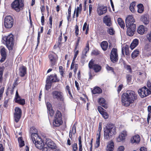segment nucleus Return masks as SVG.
Returning <instances> with one entry per match:
<instances>
[{
	"label": "nucleus",
	"instance_id": "nucleus-43",
	"mask_svg": "<svg viewBox=\"0 0 151 151\" xmlns=\"http://www.w3.org/2000/svg\"><path fill=\"white\" fill-rule=\"evenodd\" d=\"M54 117L62 119V115L61 112L57 110L56 111Z\"/></svg>",
	"mask_w": 151,
	"mask_h": 151
},
{
	"label": "nucleus",
	"instance_id": "nucleus-40",
	"mask_svg": "<svg viewBox=\"0 0 151 151\" xmlns=\"http://www.w3.org/2000/svg\"><path fill=\"white\" fill-rule=\"evenodd\" d=\"M139 53V51L138 49L134 50L131 54V57L132 59L137 57Z\"/></svg>",
	"mask_w": 151,
	"mask_h": 151
},
{
	"label": "nucleus",
	"instance_id": "nucleus-10",
	"mask_svg": "<svg viewBox=\"0 0 151 151\" xmlns=\"http://www.w3.org/2000/svg\"><path fill=\"white\" fill-rule=\"evenodd\" d=\"M142 55L145 57H148L151 55V44H146L142 49Z\"/></svg>",
	"mask_w": 151,
	"mask_h": 151
},
{
	"label": "nucleus",
	"instance_id": "nucleus-50",
	"mask_svg": "<svg viewBox=\"0 0 151 151\" xmlns=\"http://www.w3.org/2000/svg\"><path fill=\"white\" fill-rule=\"evenodd\" d=\"M15 86H13L12 87L11 86L8 87L7 88V91L6 92V94L7 95L8 92L9 91L10 92L11 94H12L14 92V88Z\"/></svg>",
	"mask_w": 151,
	"mask_h": 151
},
{
	"label": "nucleus",
	"instance_id": "nucleus-28",
	"mask_svg": "<svg viewBox=\"0 0 151 151\" xmlns=\"http://www.w3.org/2000/svg\"><path fill=\"white\" fill-rule=\"evenodd\" d=\"M139 40L137 39H134L131 43L130 47L131 50H133L138 45Z\"/></svg>",
	"mask_w": 151,
	"mask_h": 151
},
{
	"label": "nucleus",
	"instance_id": "nucleus-12",
	"mask_svg": "<svg viewBox=\"0 0 151 151\" xmlns=\"http://www.w3.org/2000/svg\"><path fill=\"white\" fill-rule=\"evenodd\" d=\"M110 59L113 63L117 62L118 60V55L116 48H113L112 49L110 54Z\"/></svg>",
	"mask_w": 151,
	"mask_h": 151
},
{
	"label": "nucleus",
	"instance_id": "nucleus-30",
	"mask_svg": "<svg viewBox=\"0 0 151 151\" xmlns=\"http://www.w3.org/2000/svg\"><path fill=\"white\" fill-rule=\"evenodd\" d=\"M114 144L113 141H111L107 145L106 150L107 151H112L114 150Z\"/></svg>",
	"mask_w": 151,
	"mask_h": 151
},
{
	"label": "nucleus",
	"instance_id": "nucleus-21",
	"mask_svg": "<svg viewBox=\"0 0 151 151\" xmlns=\"http://www.w3.org/2000/svg\"><path fill=\"white\" fill-rule=\"evenodd\" d=\"M103 22L107 26L109 27L112 25L111 19L109 15H106L104 17Z\"/></svg>",
	"mask_w": 151,
	"mask_h": 151
},
{
	"label": "nucleus",
	"instance_id": "nucleus-44",
	"mask_svg": "<svg viewBox=\"0 0 151 151\" xmlns=\"http://www.w3.org/2000/svg\"><path fill=\"white\" fill-rule=\"evenodd\" d=\"M126 78H127V83L128 84H132V76L130 74H127L126 76Z\"/></svg>",
	"mask_w": 151,
	"mask_h": 151
},
{
	"label": "nucleus",
	"instance_id": "nucleus-19",
	"mask_svg": "<svg viewBox=\"0 0 151 151\" xmlns=\"http://www.w3.org/2000/svg\"><path fill=\"white\" fill-rule=\"evenodd\" d=\"M99 112L102 116L105 119H107L109 117L108 113L105 112L106 111L101 106H98L97 108Z\"/></svg>",
	"mask_w": 151,
	"mask_h": 151
},
{
	"label": "nucleus",
	"instance_id": "nucleus-53",
	"mask_svg": "<svg viewBox=\"0 0 151 151\" xmlns=\"http://www.w3.org/2000/svg\"><path fill=\"white\" fill-rule=\"evenodd\" d=\"M3 70L2 68L0 67V84H1L3 80L2 76L3 75Z\"/></svg>",
	"mask_w": 151,
	"mask_h": 151
},
{
	"label": "nucleus",
	"instance_id": "nucleus-47",
	"mask_svg": "<svg viewBox=\"0 0 151 151\" xmlns=\"http://www.w3.org/2000/svg\"><path fill=\"white\" fill-rule=\"evenodd\" d=\"M89 43L88 41L86 45L82 51L83 53H87L89 51Z\"/></svg>",
	"mask_w": 151,
	"mask_h": 151
},
{
	"label": "nucleus",
	"instance_id": "nucleus-37",
	"mask_svg": "<svg viewBox=\"0 0 151 151\" xmlns=\"http://www.w3.org/2000/svg\"><path fill=\"white\" fill-rule=\"evenodd\" d=\"M59 71L61 76V78H62L64 76L65 74V69L62 66H60L59 67Z\"/></svg>",
	"mask_w": 151,
	"mask_h": 151
},
{
	"label": "nucleus",
	"instance_id": "nucleus-62",
	"mask_svg": "<svg viewBox=\"0 0 151 151\" xmlns=\"http://www.w3.org/2000/svg\"><path fill=\"white\" fill-rule=\"evenodd\" d=\"M126 68L127 70L129 71V72L130 73H132V68L130 65H128L126 66Z\"/></svg>",
	"mask_w": 151,
	"mask_h": 151
},
{
	"label": "nucleus",
	"instance_id": "nucleus-46",
	"mask_svg": "<svg viewBox=\"0 0 151 151\" xmlns=\"http://www.w3.org/2000/svg\"><path fill=\"white\" fill-rule=\"evenodd\" d=\"M18 141L20 147H21L24 145V141L23 140L22 138V137H19L18 138Z\"/></svg>",
	"mask_w": 151,
	"mask_h": 151
},
{
	"label": "nucleus",
	"instance_id": "nucleus-54",
	"mask_svg": "<svg viewBox=\"0 0 151 151\" xmlns=\"http://www.w3.org/2000/svg\"><path fill=\"white\" fill-rule=\"evenodd\" d=\"M47 113L51 116H52L54 113V111L53 108L47 110Z\"/></svg>",
	"mask_w": 151,
	"mask_h": 151
},
{
	"label": "nucleus",
	"instance_id": "nucleus-55",
	"mask_svg": "<svg viewBox=\"0 0 151 151\" xmlns=\"http://www.w3.org/2000/svg\"><path fill=\"white\" fill-rule=\"evenodd\" d=\"M99 33L100 35H105L106 32L103 28H100L98 30Z\"/></svg>",
	"mask_w": 151,
	"mask_h": 151
},
{
	"label": "nucleus",
	"instance_id": "nucleus-9",
	"mask_svg": "<svg viewBox=\"0 0 151 151\" xmlns=\"http://www.w3.org/2000/svg\"><path fill=\"white\" fill-rule=\"evenodd\" d=\"M88 67L90 69H93L95 73L99 72L101 70V66L98 64H95L94 61L91 60L88 63Z\"/></svg>",
	"mask_w": 151,
	"mask_h": 151
},
{
	"label": "nucleus",
	"instance_id": "nucleus-51",
	"mask_svg": "<svg viewBox=\"0 0 151 151\" xmlns=\"http://www.w3.org/2000/svg\"><path fill=\"white\" fill-rule=\"evenodd\" d=\"M15 112L14 114L22 115V111L21 109L18 107H16L15 108Z\"/></svg>",
	"mask_w": 151,
	"mask_h": 151
},
{
	"label": "nucleus",
	"instance_id": "nucleus-22",
	"mask_svg": "<svg viewBox=\"0 0 151 151\" xmlns=\"http://www.w3.org/2000/svg\"><path fill=\"white\" fill-rule=\"evenodd\" d=\"M127 135V132L125 130L122 131L119 134L118 137L116 138V141L118 142H120L125 140V137Z\"/></svg>",
	"mask_w": 151,
	"mask_h": 151
},
{
	"label": "nucleus",
	"instance_id": "nucleus-25",
	"mask_svg": "<svg viewBox=\"0 0 151 151\" xmlns=\"http://www.w3.org/2000/svg\"><path fill=\"white\" fill-rule=\"evenodd\" d=\"M63 123L62 119L54 117L53 124L54 127H58L61 125Z\"/></svg>",
	"mask_w": 151,
	"mask_h": 151
},
{
	"label": "nucleus",
	"instance_id": "nucleus-56",
	"mask_svg": "<svg viewBox=\"0 0 151 151\" xmlns=\"http://www.w3.org/2000/svg\"><path fill=\"white\" fill-rule=\"evenodd\" d=\"M66 89L70 97L73 98V96L71 92L70 88V87H69V86H67L66 87Z\"/></svg>",
	"mask_w": 151,
	"mask_h": 151
},
{
	"label": "nucleus",
	"instance_id": "nucleus-11",
	"mask_svg": "<svg viewBox=\"0 0 151 151\" xmlns=\"http://www.w3.org/2000/svg\"><path fill=\"white\" fill-rule=\"evenodd\" d=\"M52 95L54 99H57L61 101H64L63 93L60 91H54L52 93Z\"/></svg>",
	"mask_w": 151,
	"mask_h": 151
},
{
	"label": "nucleus",
	"instance_id": "nucleus-24",
	"mask_svg": "<svg viewBox=\"0 0 151 151\" xmlns=\"http://www.w3.org/2000/svg\"><path fill=\"white\" fill-rule=\"evenodd\" d=\"M140 141V137L139 135L138 134H136L132 136L130 142L132 144L133 143H139Z\"/></svg>",
	"mask_w": 151,
	"mask_h": 151
},
{
	"label": "nucleus",
	"instance_id": "nucleus-45",
	"mask_svg": "<svg viewBox=\"0 0 151 151\" xmlns=\"http://www.w3.org/2000/svg\"><path fill=\"white\" fill-rule=\"evenodd\" d=\"M81 11H80V9H79L78 7H77L76 9H75L74 13V14H76V20L79 16V14H81Z\"/></svg>",
	"mask_w": 151,
	"mask_h": 151
},
{
	"label": "nucleus",
	"instance_id": "nucleus-52",
	"mask_svg": "<svg viewBox=\"0 0 151 151\" xmlns=\"http://www.w3.org/2000/svg\"><path fill=\"white\" fill-rule=\"evenodd\" d=\"M107 31L108 33L111 35H113L115 33V31L113 27H112L108 28Z\"/></svg>",
	"mask_w": 151,
	"mask_h": 151
},
{
	"label": "nucleus",
	"instance_id": "nucleus-36",
	"mask_svg": "<svg viewBox=\"0 0 151 151\" xmlns=\"http://www.w3.org/2000/svg\"><path fill=\"white\" fill-rule=\"evenodd\" d=\"M102 91L101 89L98 87H96L92 91V93L93 94L100 93H101Z\"/></svg>",
	"mask_w": 151,
	"mask_h": 151
},
{
	"label": "nucleus",
	"instance_id": "nucleus-4",
	"mask_svg": "<svg viewBox=\"0 0 151 151\" xmlns=\"http://www.w3.org/2000/svg\"><path fill=\"white\" fill-rule=\"evenodd\" d=\"M3 38L5 41L6 45L9 50H12L14 43V39L13 35H9Z\"/></svg>",
	"mask_w": 151,
	"mask_h": 151
},
{
	"label": "nucleus",
	"instance_id": "nucleus-34",
	"mask_svg": "<svg viewBox=\"0 0 151 151\" xmlns=\"http://www.w3.org/2000/svg\"><path fill=\"white\" fill-rule=\"evenodd\" d=\"M117 22L119 25L122 28L124 29L125 27L124 21L121 18H118L117 19Z\"/></svg>",
	"mask_w": 151,
	"mask_h": 151
},
{
	"label": "nucleus",
	"instance_id": "nucleus-26",
	"mask_svg": "<svg viewBox=\"0 0 151 151\" xmlns=\"http://www.w3.org/2000/svg\"><path fill=\"white\" fill-rule=\"evenodd\" d=\"M27 68L24 66H22L19 69V75L21 77H24L26 73Z\"/></svg>",
	"mask_w": 151,
	"mask_h": 151
},
{
	"label": "nucleus",
	"instance_id": "nucleus-35",
	"mask_svg": "<svg viewBox=\"0 0 151 151\" xmlns=\"http://www.w3.org/2000/svg\"><path fill=\"white\" fill-rule=\"evenodd\" d=\"M124 50L125 53L126 55L128 56L130 55L129 47L128 45H126L124 47H123V48H122V53L123 55H124Z\"/></svg>",
	"mask_w": 151,
	"mask_h": 151
},
{
	"label": "nucleus",
	"instance_id": "nucleus-7",
	"mask_svg": "<svg viewBox=\"0 0 151 151\" xmlns=\"http://www.w3.org/2000/svg\"><path fill=\"white\" fill-rule=\"evenodd\" d=\"M14 24V19L11 16H6L4 19V25L7 29L12 27Z\"/></svg>",
	"mask_w": 151,
	"mask_h": 151
},
{
	"label": "nucleus",
	"instance_id": "nucleus-13",
	"mask_svg": "<svg viewBox=\"0 0 151 151\" xmlns=\"http://www.w3.org/2000/svg\"><path fill=\"white\" fill-rule=\"evenodd\" d=\"M127 35L130 37L132 36L136 31V24H133L132 26L127 27Z\"/></svg>",
	"mask_w": 151,
	"mask_h": 151
},
{
	"label": "nucleus",
	"instance_id": "nucleus-27",
	"mask_svg": "<svg viewBox=\"0 0 151 151\" xmlns=\"http://www.w3.org/2000/svg\"><path fill=\"white\" fill-rule=\"evenodd\" d=\"M137 31L138 34L142 35L145 33L147 28L143 25H140L138 27Z\"/></svg>",
	"mask_w": 151,
	"mask_h": 151
},
{
	"label": "nucleus",
	"instance_id": "nucleus-60",
	"mask_svg": "<svg viewBox=\"0 0 151 151\" xmlns=\"http://www.w3.org/2000/svg\"><path fill=\"white\" fill-rule=\"evenodd\" d=\"M46 106H47V110L52 108V104L49 102H48L47 103Z\"/></svg>",
	"mask_w": 151,
	"mask_h": 151
},
{
	"label": "nucleus",
	"instance_id": "nucleus-32",
	"mask_svg": "<svg viewBox=\"0 0 151 151\" xmlns=\"http://www.w3.org/2000/svg\"><path fill=\"white\" fill-rule=\"evenodd\" d=\"M137 12L138 13L141 14L142 13L144 9V7L142 4H139L137 5Z\"/></svg>",
	"mask_w": 151,
	"mask_h": 151
},
{
	"label": "nucleus",
	"instance_id": "nucleus-1",
	"mask_svg": "<svg viewBox=\"0 0 151 151\" xmlns=\"http://www.w3.org/2000/svg\"><path fill=\"white\" fill-rule=\"evenodd\" d=\"M138 96L134 91L128 90L122 95L121 101L123 105L127 107L137 99Z\"/></svg>",
	"mask_w": 151,
	"mask_h": 151
},
{
	"label": "nucleus",
	"instance_id": "nucleus-6",
	"mask_svg": "<svg viewBox=\"0 0 151 151\" xmlns=\"http://www.w3.org/2000/svg\"><path fill=\"white\" fill-rule=\"evenodd\" d=\"M48 58L51 67H53L57 64L58 57V55L54 52L52 51L49 52Z\"/></svg>",
	"mask_w": 151,
	"mask_h": 151
},
{
	"label": "nucleus",
	"instance_id": "nucleus-64",
	"mask_svg": "<svg viewBox=\"0 0 151 151\" xmlns=\"http://www.w3.org/2000/svg\"><path fill=\"white\" fill-rule=\"evenodd\" d=\"M124 147L123 146H119L117 149V151H124Z\"/></svg>",
	"mask_w": 151,
	"mask_h": 151
},
{
	"label": "nucleus",
	"instance_id": "nucleus-14",
	"mask_svg": "<svg viewBox=\"0 0 151 151\" xmlns=\"http://www.w3.org/2000/svg\"><path fill=\"white\" fill-rule=\"evenodd\" d=\"M125 22L127 27L132 26L133 24H134L135 20L132 15L128 16L126 19Z\"/></svg>",
	"mask_w": 151,
	"mask_h": 151
},
{
	"label": "nucleus",
	"instance_id": "nucleus-57",
	"mask_svg": "<svg viewBox=\"0 0 151 151\" xmlns=\"http://www.w3.org/2000/svg\"><path fill=\"white\" fill-rule=\"evenodd\" d=\"M75 35L76 37H78V33L79 32V30L78 29V26L76 24L75 26Z\"/></svg>",
	"mask_w": 151,
	"mask_h": 151
},
{
	"label": "nucleus",
	"instance_id": "nucleus-39",
	"mask_svg": "<svg viewBox=\"0 0 151 151\" xmlns=\"http://www.w3.org/2000/svg\"><path fill=\"white\" fill-rule=\"evenodd\" d=\"M97 135L98 136V137L97 138H96L95 147L96 148H98L100 146V142L101 137V133H98L97 134Z\"/></svg>",
	"mask_w": 151,
	"mask_h": 151
},
{
	"label": "nucleus",
	"instance_id": "nucleus-63",
	"mask_svg": "<svg viewBox=\"0 0 151 151\" xmlns=\"http://www.w3.org/2000/svg\"><path fill=\"white\" fill-rule=\"evenodd\" d=\"M20 83L19 79L18 78H17L15 80L13 85H17Z\"/></svg>",
	"mask_w": 151,
	"mask_h": 151
},
{
	"label": "nucleus",
	"instance_id": "nucleus-20",
	"mask_svg": "<svg viewBox=\"0 0 151 151\" xmlns=\"http://www.w3.org/2000/svg\"><path fill=\"white\" fill-rule=\"evenodd\" d=\"M98 102L99 105L105 109H106L108 108V104L104 98L102 97L99 98L98 100Z\"/></svg>",
	"mask_w": 151,
	"mask_h": 151
},
{
	"label": "nucleus",
	"instance_id": "nucleus-5",
	"mask_svg": "<svg viewBox=\"0 0 151 151\" xmlns=\"http://www.w3.org/2000/svg\"><path fill=\"white\" fill-rule=\"evenodd\" d=\"M60 79L56 73L51 74L47 76L46 80V85H52L54 83L58 82Z\"/></svg>",
	"mask_w": 151,
	"mask_h": 151
},
{
	"label": "nucleus",
	"instance_id": "nucleus-8",
	"mask_svg": "<svg viewBox=\"0 0 151 151\" xmlns=\"http://www.w3.org/2000/svg\"><path fill=\"white\" fill-rule=\"evenodd\" d=\"M138 92L139 96L142 98H143L151 94V91L144 86L139 89Z\"/></svg>",
	"mask_w": 151,
	"mask_h": 151
},
{
	"label": "nucleus",
	"instance_id": "nucleus-31",
	"mask_svg": "<svg viewBox=\"0 0 151 151\" xmlns=\"http://www.w3.org/2000/svg\"><path fill=\"white\" fill-rule=\"evenodd\" d=\"M31 137L33 143L36 141L38 140V139H41L40 137L38 136L37 133L31 134Z\"/></svg>",
	"mask_w": 151,
	"mask_h": 151
},
{
	"label": "nucleus",
	"instance_id": "nucleus-16",
	"mask_svg": "<svg viewBox=\"0 0 151 151\" xmlns=\"http://www.w3.org/2000/svg\"><path fill=\"white\" fill-rule=\"evenodd\" d=\"M45 143L48 147L51 150H55L57 147L55 143L50 139H47Z\"/></svg>",
	"mask_w": 151,
	"mask_h": 151
},
{
	"label": "nucleus",
	"instance_id": "nucleus-33",
	"mask_svg": "<svg viewBox=\"0 0 151 151\" xmlns=\"http://www.w3.org/2000/svg\"><path fill=\"white\" fill-rule=\"evenodd\" d=\"M136 6V2L133 1L130 4L129 7L130 10L132 13H135L136 12L135 7Z\"/></svg>",
	"mask_w": 151,
	"mask_h": 151
},
{
	"label": "nucleus",
	"instance_id": "nucleus-3",
	"mask_svg": "<svg viewBox=\"0 0 151 151\" xmlns=\"http://www.w3.org/2000/svg\"><path fill=\"white\" fill-rule=\"evenodd\" d=\"M24 6V0H14L11 4L12 9L17 12H19L23 9Z\"/></svg>",
	"mask_w": 151,
	"mask_h": 151
},
{
	"label": "nucleus",
	"instance_id": "nucleus-38",
	"mask_svg": "<svg viewBox=\"0 0 151 151\" xmlns=\"http://www.w3.org/2000/svg\"><path fill=\"white\" fill-rule=\"evenodd\" d=\"M71 6H70L68 7V15L67 16V18L68 22H70L71 20Z\"/></svg>",
	"mask_w": 151,
	"mask_h": 151
},
{
	"label": "nucleus",
	"instance_id": "nucleus-2",
	"mask_svg": "<svg viewBox=\"0 0 151 151\" xmlns=\"http://www.w3.org/2000/svg\"><path fill=\"white\" fill-rule=\"evenodd\" d=\"M116 127L113 124H107L104 131V139L109 140L113 134H116Z\"/></svg>",
	"mask_w": 151,
	"mask_h": 151
},
{
	"label": "nucleus",
	"instance_id": "nucleus-23",
	"mask_svg": "<svg viewBox=\"0 0 151 151\" xmlns=\"http://www.w3.org/2000/svg\"><path fill=\"white\" fill-rule=\"evenodd\" d=\"M38 140L34 143L36 147L39 149H41L44 146V143L42 139H38Z\"/></svg>",
	"mask_w": 151,
	"mask_h": 151
},
{
	"label": "nucleus",
	"instance_id": "nucleus-48",
	"mask_svg": "<svg viewBox=\"0 0 151 151\" xmlns=\"http://www.w3.org/2000/svg\"><path fill=\"white\" fill-rule=\"evenodd\" d=\"M38 131L35 127H30L29 130V132L31 134H32L36 133H37Z\"/></svg>",
	"mask_w": 151,
	"mask_h": 151
},
{
	"label": "nucleus",
	"instance_id": "nucleus-42",
	"mask_svg": "<svg viewBox=\"0 0 151 151\" xmlns=\"http://www.w3.org/2000/svg\"><path fill=\"white\" fill-rule=\"evenodd\" d=\"M62 32H61L60 33V35L58 38V42L57 43L58 47L60 48L61 46L62 40Z\"/></svg>",
	"mask_w": 151,
	"mask_h": 151
},
{
	"label": "nucleus",
	"instance_id": "nucleus-17",
	"mask_svg": "<svg viewBox=\"0 0 151 151\" xmlns=\"http://www.w3.org/2000/svg\"><path fill=\"white\" fill-rule=\"evenodd\" d=\"M0 52L1 56V58L0 60V62L2 63L6 59L7 55V52L4 47H3L0 50Z\"/></svg>",
	"mask_w": 151,
	"mask_h": 151
},
{
	"label": "nucleus",
	"instance_id": "nucleus-49",
	"mask_svg": "<svg viewBox=\"0 0 151 151\" xmlns=\"http://www.w3.org/2000/svg\"><path fill=\"white\" fill-rule=\"evenodd\" d=\"M21 116L22 115L18 114H14V121L16 123H17L19 122L21 118Z\"/></svg>",
	"mask_w": 151,
	"mask_h": 151
},
{
	"label": "nucleus",
	"instance_id": "nucleus-59",
	"mask_svg": "<svg viewBox=\"0 0 151 151\" xmlns=\"http://www.w3.org/2000/svg\"><path fill=\"white\" fill-rule=\"evenodd\" d=\"M106 68L107 70H111L112 72L114 73V68L112 67H110L108 64L106 65Z\"/></svg>",
	"mask_w": 151,
	"mask_h": 151
},
{
	"label": "nucleus",
	"instance_id": "nucleus-29",
	"mask_svg": "<svg viewBox=\"0 0 151 151\" xmlns=\"http://www.w3.org/2000/svg\"><path fill=\"white\" fill-rule=\"evenodd\" d=\"M100 46L102 50L105 51L107 49L108 47V44L106 41H104L101 42Z\"/></svg>",
	"mask_w": 151,
	"mask_h": 151
},
{
	"label": "nucleus",
	"instance_id": "nucleus-18",
	"mask_svg": "<svg viewBox=\"0 0 151 151\" xmlns=\"http://www.w3.org/2000/svg\"><path fill=\"white\" fill-rule=\"evenodd\" d=\"M141 20L145 25H147L149 23L150 17L147 14H145L141 16Z\"/></svg>",
	"mask_w": 151,
	"mask_h": 151
},
{
	"label": "nucleus",
	"instance_id": "nucleus-58",
	"mask_svg": "<svg viewBox=\"0 0 151 151\" xmlns=\"http://www.w3.org/2000/svg\"><path fill=\"white\" fill-rule=\"evenodd\" d=\"M72 147L73 150V151H76L78 150L77 145L76 143H75L72 145Z\"/></svg>",
	"mask_w": 151,
	"mask_h": 151
},
{
	"label": "nucleus",
	"instance_id": "nucleus-41",
	"mask_svg": "<svg viewBox=\"0 0 151 151\" xmlns=\"http://www.w3.org/2000/svg\"><path fill=\"white\" fill-rule=\"evenodd\" d=\"M15 102L22 105H24L25 104V100L24 99H18L15 100Z\"/></svg>",
	"mask_w": 151,
	"mask_h": 151
},
{
	"label": "nucleus",
	"instance_id": "nucleus-15",
	"mask_svg": "<svg viewBox=\"0 0 151 151\" xmlns=\"http://www.w3.org/2000/svg\"><path fill=\"white\" fill-rule=\"evenodd\" d=\"M107 11V9L106 6L104 5H101L98 6L97 9V12L98 15L101 16L106 13Z\"/></svg>",
	"mask_w": 151,
	"mask_h": 151
},
{
	"label": "nucleus",
	"instance_id": "nucleus-61",
	"mask_svg": "<svg viewBox=\"0 0 151 151\" xmlns=\"http://www.w3.org/2000/svg\"><path fill=\"white\" fill-rule=\"evenodd\" d=\"M71 131L73 134H74L76 133V126L75 124L73 125V126Z\"/></svg>",
	"mask_w": 151,
	"mask_h": 151
}]
</instances>
